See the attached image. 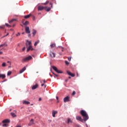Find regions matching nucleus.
Segmentation results:
<instances>
[{
	"label": "nucleus",
	"mask_w": 127,
	"mask_h": 127,
	"mask_svg": "<svg viewBox=\"0 0 127 127\" xmlns=\"http://www.w3.org/2000/svg\"><path fill=\"white\" fill-rule=\"evenodd\" d=\"M34 121L33 119H32L30 122H29V123L28 124V126H31V125H34Z\"/></svg>",
	"instance_id": "423d86ee"
},
{
	"label": "nucleus",
	"mask_w": 127,
	"mask_h": 127,
	"mask_svg": "<svg viewBox=\"0 0 127 127\" xmlns=\"http://www.w3.org/2000/svg\"><path fill=\"white\" fill-rule=\"evenodd\" d=\"M52 68H53L55 71H56V72H57V73H63L62 71H61L58 70V68H57L56 67L54 66H52Z\"/></svg>",
	"instance_id": "39448f33"
},
{
	"label": "nucleus",
	"mask_w": 127,
	"mask_h": 127,
	"mask_svg": "<svg viewBox=\"0 0 127 127\" xmlns=\"http://www.w3.org/2000/svg\"><path fill=\"white\" fill-rule=\"evenodd\" d=\"M19 35H20V33H19L16 35L17 36H18Z\"/></svg>",
	"instance_id": "49530a36"
},
{
	"label": "nucleus",
	"mask_w": 127,
	"mask_h": 127,
	"mask_svg": "<svg viewBox=\"0 0 127 127\" xmlns=\"http://www.w3.org/2000/svg\"><path fill=\"white\" fill-rule=\"evenodd\" d=\"M39 43V41H37V42H36L34 44V46H36L37 45V44Z\"/></svg>",
	"instance_id": "5701e85b"
},
{
	"label": "nucleus",
	"mask_w": 127,
	"mask_h": 127,
	"mask_svg": "<svg viewBox=\"0 0 127 127\" xmlns=\"http://www.w3.org/2000/svg\"><path fill=\"white\" fill-rule=\"evenodd\" d=\"M15 24H14L13 25H12V27H14L15 26Z\"/></svg>",
	"instance_id": "37998d69"
},
{
	"label": "nucleus",
	"mask_w": 127,
	"mask_h": 127,
	"mask_svg": "<svg viewBox=\"0 0 127 127\" xmlns=\"http://www.w3.org/2000/svg\"><path fill=\"white\" fill-rule=\"evenodd\" d=\"M11 73H12L11 71H8L7 72V75L9 76L11 74Z\"/></svg>",
	"instance_id": "bb28decb"
},
{
	"label": "nucleus",
	"mask_w": 127,
	"mask_h": 127,
	"mask_svg": "<svg viewBox=\"0 0 127 127\" xmlns=\"http://www.w3.org/2000/svg\"><path fill=\"white\" fill-rule=\"evenodd\" d=\"M77 120L79 121L80 122H83V120L81 119V117L77 116L76 117Z\"/></svg>",
	"instance_id": "9b49d317"
},
{
	"label": "nucleus",
	"mask_w": 127,
	"mask_h": 127,
	"mask_svg": "<svg viewBox=\"0 0 127 127\" xmlns=\"http://www.w3.org/2000/svg\"><path fill=\"white\" fill-rule=\"evenodd\" d=\"M50 5H51V7L47 6L44 7L43 6H38V9L39 11H42L45 9L46 11L49 12L51 10V8H53V4L51 3V2H50Z\"/></svg>",
	"instance_id": "f257e3e1"
},
{
	"label": "nucleus",
	"mask_w": 127,
	"mask_h": 127,
	"mask_svg": "<svg viewBox=\"0 0 127 127\" xmlns=\"http://www.w3.org/2000/svg\"><path fill=\"white\" fill-rule=\"evenodd\" d=\"M16 21V19H12L11 21H9V23H11L12 22Z\"/></svg>",
	"instance_id": "a211bd4d"
},
{
	"label": "nucleus",
	"mask_w": 127,
	"mask_h": 127,
	"mask_svg": "<svg viewBox=\"0 0 127 127\" xmlns=\"http://www.w3.org/2000/svg\"><path fill=\"white\" fill-rule=\"evenodd\" d=\"M49 3V1H46L45 3H43L42 4H44V5H46Z\"/></svg>",
	"instance_id": "aec40b11"
},
{
	"label": "nucleus",
	"mask_w": 127,
	"mask_h": 127,
	"mask_svg": "<svg viewBox=\"0 0 127 127\" xmlns=\"http://www.w3.org/2000/svg\"><path fill=\"white\" fill-rule=\"evenodd\" d=\"M5 25L8 27H11V26H10V25H8V24L6 23Z\"/></svg>",
	"instance_id": "7c9ffc66"
},
{
	"label": "nucleus",
	"mask_w": 127,
	"mask_h": 127,
	"mask_svg": "<svg viewBox=\"0 0 127 127\" xmlns=\"http://www.w3.org/2000/svg\"><path fill=\"white\" fill-rule=\"evenodd\" d=\"M0 29H4V27L2 26H0Z\"/></svg>",
	"instance_id": "c9c22d12"
},
{
	"label": "nucleus",
	"mask_w": 127,
	"mask_h": 127,
	"mask_svg": "<svg viewBox=\"0 0 127 127\" xmlns=\"http://www.w3.org/2000/svg\"><path fill=\"white\" fill-rule=\"evenodd\" d=\"M70 76H71L72 77H74L75 76V74L73 73H71Z\"/></svg>",
	"instance_id": "473e14b6"
},
{
	"label": "nucleus",
	"mask_w": 127,
	"mask_h": 127,
	"mask_svg": "<svg viewBox=\"0 0 127 127\" xmlns=\"http://www.w3.org/2000/svg\"><path fill=\"white\" fill-rule=\"evenodd\" d=\"M72 123V121H71L70 119H68V120H67V123L69 124V123Z\"/></svg>",
	"instance_id": "412c9836"
},
{
	"label": "nucleus",
	"mask_w": 127,
	"mask_h": 127,
	"mask_svg": "<svg viewBox=\"0 0 127 127\" xmlns=\"http://www.w3.org/2000/svg\"><path fill=\"white\" fill-rule=\"evenodd\" d=\"M7 126V125H6V124H4L3 125H2L3 127H6Z\"/></svg>",
	"instance_id": "c756f323"
},
{
	"label": "nucleus",
	"mask_w": 127,
	"mask_h": 127,
	"mask_svg": "<svg viewBox=\"0 0 127 127\" xmlns=\"http://www.w3.org/2000/svg\"><path fill=\"white\" fill-rule=\"evenodd\" d=\"M35 16H33V20H35Z\"/></svg>",
	"instance_id": "58836bf2"
},
{
	"label": "nucleus",
	"mask_w": 127,
	"mask_h": 127,
	"mask_svg": "<svg viewBox=\"0 0 127 127\" xmlns=\"http://www.w3.org/2000/svg\"><path fill=\"white\" fill-rule=\"evenodd\" d=\"M31 16H32V15L31 14H29V15H26V16H24V18L28 19Z\"/></svg>",
	"instance_id": "4468645a"
},
{
	"label": "nucleus",
	"mask_w": 127,
	"mask_h": 127,
	"mask_svg": "<svg viewBox=\"0 0 127 127\" xmlns=\"http://www.w3.org/2000/svg\"><path fill=\"white\" fill-rule=\"evenodd\" d=\"M12 30V29H11V30Z\"/></svg>",
	"instance_id": "052dcab7"
},
{
	"label": "nucleus",
	"mask_w": 127,
	"mask_h": 127,
	"mask_svg": "<svg viewBox=\"0 0 127 127\" xmlns=\"http://www.w3.org/2000/svg\"><path fill=\"white\" fill-rule=\"evenodd\" d=\"M9 122H10V121L8 119L4 120L2 122V123H8Z\"/></svg>",
	"instance_id": "f8f14e48"
},
{
	"label": "nucleus",
	"mask_w": 127,
	"mask_h": 127,
	"mask_svg": "<svg viewBox=\"0 0 127 127\" xmlns=\"http://www.w3.org/2000/svg\"><path fill=\"white\" fill-rule=\"evenodd\" d=\"M11 116H12L13 117H16V115H15V114L14 113H11Z\"/></svg>",
	"instance_id": "a878e982"
},
{
	"label": "nucleus",
	"mask_w": 127,
	"mask_h": 127,
	"mask_svg": "<svg viewBox=\"0 0 127 127\" xmlns=\"http://www.w3.org/2000/svg\"><path fill=\"white\" fill-rule=\"evenodd\" d=\"M23 103L24 104L28 105V104H30V102H28V101H24L23 102Z\"/></svg>",
	"instance_id": "f3484780"
},
{
	"label": "nucleus",
	"mask_w": 127,
	"mask_h": 127,
	"mask_svg": "<svg viewBox=\"0 0 127 127\" xmlns=\"http://www.w3.org/2000/svg\"><path fill=\"white\" fill-rule=\"evenodd\" d=\"M57 100H59V97H56Z\"/></svg>",
	"instance_id": "09e8293b"
},
{
	"label": "nucleus",
	"mask_w": 127,
	"mask_h": 127,
	"mask_svg": "<svg viewBox=\"0 0 127 127\" xmlns=\"http://www.w3.org/2000/svg\"><path fill=\"white\" fill-rule=\"evenodd\" d=\"M26 49V48L25 47H24L23 49H22V51H24Z\"/></svg>",
	"instance_id": "4c0bfd02"
},
{
	"label": "nucleus",
	"mask_w": 127,
	"mask_h": 127,
	"mask_svg": "<svg viewBox=\"0 0 127 127\" xmlns=\"http://www.w3.org/2000/svg\"><path fill=\"white\" fill-rule=\"evenodd\" d=\"M59 100H58V101H57V103H59Z\"/></svg>",
	"instance_id": "4d7b16f0"
},
{
	"label": "nucleus",
	"mask_w": 127,
	"mask_h": 127,
	"mask_svg": "<svg viewBox=\"0 0 127 127\" xmlns=\"http://www.w3.org/2000/svg\"><path fill=\"white\" fill-rule=\"evenodd\" d=\"M65 63L66 65H68L69 64V63L67 61H65Z\"/></svg>",
	"instance_id": "2f4dec72"
},
{
	"label": "nucleus",
	"mask_w": 127,
	"mask_h": 127,
	"mask_svg": "<svg viewBox=\"0 0 127 127\" xmlns=\"http://www.w3.org/2000/svg\"><path fill=\"white\" fill-rule=\"evenodd\" d=\"M60 48L62 49V51L64 52V48L63 47H60Z\"/></svg>",
	"instance_id": "c85d7f7f"
},
{
	"label": "nucleus",
	"mask_w": 127,
	"mask_h": 127,
	"mask_svg": "<svg viewBox=\"0 0 127 127\" xmlns=\"http://www.w3.org/2000/svg\"><path fill=\"white\" fill-rule=\"evenodd\" d=\"M56 76H58V75H56Z\"/></svg>",
	"instance_id": "680f3d73"
},
{
	"label": "nucleus",
	"mask_w": 127,
	"mask_h": 127,
	"mask_svg": "<svg viewBox=\"0 0 127 127\" xmlns=\"http://www.w3.org/2000/svg\"><path fill=\"white\" fill-rule=\"evenodd\" d=\"M76 92L74 91L72 93V95L74 96Z\"/></svg>",
	"instance_id": "72a5a7b5"
},
{
	"label": "nucleus",
	"mask_w": 127,
	"mask_h": 127,
	"mask_svg": "<svg viewBox=\"0 0 127 127\" xmlns=\"http://www.w3.org/2000/svg\"><path fill=\"white\" fill-rule=\"evenodd\" d=\"M31 36L30 34H29L28 37H30Z\"/></svg>",
	"instance_id": "3c124183"
},
{
	"label": "nucleus",
	"mask_w": 127,
	"mask_h": 127,
	"mask_svg": "<svg viewBox=\"0 0 127 127\" xmlns=\"http://www.w3.org/2000/svg\"><path fill=\"white\" fill-rule=\"evenodd\" d=\"M38 87H39V85L37 83L32 86V89L35 90V89H37V88H38Z\"/></svg>",
	"instance_id": "1a4fd4ad"
},
{
	"label": "nucleus",
	"mask_w": 127,
	"mask_h": 127,
	"mask_svg": "<svg viewBox=\"0 0 127 127\" xmlns=\"http://www.w3.org/2000/svg\"><path fill=\"white\" fill-rule=\"evenodd\" d=\"M5 47H6L7 46V44H5V45H4Z\"/></svg>",
	"instance_id": "864d4df0"
},
{
	"label": "nucleus",
	"mask_w": 127,
	"mask_h": 127,
	"mask_svg": "<svg viewBox=\"0 0 127 127\" xmlns=\"http://www.w3.org/2000/svg\"><path fill=\"white\" fill-rule=\"evenodd\" d=\"M26 48H27V52H29L30 50L32 51L33 50V49L32 48V43L31 41H28L27 42V43H26Z\"/></svg>",
	"instance_id": "7ed1b4c3"
},
{
	"label": "nucleus",
	"mask_w": 127,
	"mask_h": 127,
	"mask_svg": "<svg viewBox=\"0 0 127 127\" xmlns=\"http://www.w3.org/2000/svg\"><path fill=\"white\" fill-rule=\"evenodd\" d=\"M56 47V44H53L51 45V48H55Z\"/></svg>",
	"instance_id": "6ab92c4d"
},
{
	"label": "nucleus",
	"mask_w": 127,
	"mask_h": 127,
	"mask_svg": "<svg viewBox=\"0 0 127 127\" xmlns=\"http://www.w3.org/2000/svg\"><path fill=\"white\" fill-rule=\"evenodd\" d=\"M24 21H25V20H22V23L23 24V23H24Z\"/></svg>",
	"instance_id": "a19ab883"
},
{
	"label": "nucleus",
	"mask_w": 127,
	"mask_h": 127,
	"mask_svg": "<svg viewBox=\"0 0 127 127\" xmlns=\"http://www.w3.org/2000/svg\"><path fill=\"white\" fill-rule=\"evenodd\" d=\"M50 56L51 57H53V58H55V57H56L55 54L54 53H52V52L51 53V54H50Z\"/></svg>",
	"instance_id": "ddd939ff"
},
{
	"label": "nucleus",
	"mask_w": 127,
	"mask_h": 127,
	"mask_svg": "<svg viewBox=\"0 0 127 127\" xmlns=\"http://www.w3.org/2000/svg\"><path fill=\"white\" fill-rule=\"evenodd\" d=\"M31 59H32V57L31 56H29L27 58L23 59V60H22V63H25L27 61H29L31 60Z\"/></svg>",
	"instance_id": "20e7f679"
},
{
	"label": "nucleus",
	"mask_w": 127,
	"mask_h": 127,
	"mask_svg": "<svg viewBox=\"0 0 127 127\" xmlns=\"http://www.w3.org/2000/svg\"><path fill=\"white\" fill-rule=\"evenodd\" d=\"M68 81V79L65 80V82H67Z\"/></svg>",
	"instance_id": "603ef678"
},
{
	"label": "nucleus",
	"mask_w": 127,
	"mask_h": 127,
	"mask_svg": "<svg viewBox=\"0 0 127 127\" xmlns=\"http://www.w3.org/2000/svg\"><path fill=\"white\" fill-rule=\"evenodd\" d=\"M67 74L69 75H71V73L70 72V71H67Z\"/></svg>",
	"instance_id": "cd10ccee"
},
{
	"label": "nucleus",
	"mask_w": 127,
	"mask_h": 127,
	"mask_svg": "<svg viewBox=\"0 0 127 127\" xmlns=\"http://www.w3.org/2000/svg\"><path fill=\"white\" fill-rule=\"evenodd\" d=\"M25 34V33H24V32H23V33H22V34Z\"/></svg>",
	"instance_id": "6e6d98bb"
},
{
	"label": "nucleus",
	"mask_w": 127,
	"mask_h": 127,
	"mask_svg": "<svg viewBox=\"0 0 127 127\" xmlns=\"http://www.w3.org/2000/svg\"><path fill=\"white\" fill-rule=\"evenodd\" d=\"M68 78L70 79V78H71V77L69 76V77H68Z\"/></svg>",
	"instance_id": "5fc2aeb1"
},
{
	"label": "nucleus",
	"mask_w": 127,
	"mask_h": 127,
	"mask_svg": "<svg viewBox=\"0 0 127 127\" xmlns=\"http://www.w3.org/2000/svg\"><path fill=\"white\" fill-rule=\"evenodd\" d=\"M4 45L5 44H1V45H0V48L4 46Z\"/></svg>",
	"instance_id": "e433bc0d"
},
{
	"label": "nucleus",
	"mask_w": 127,
	"mask_h": 127,
	"mask_svg": "<svg viewBox=\"0 0 127 127\" xmlns=\"http://www.w3.org/2000/svg\"><path fill=\"white\" fill-rule=\"evenodd\" d=\"M26 70V67H23L21 70H20V73H22L23 72H24Z\"/></svg>",
	"instance_id": "dca6fc26"
},
{
	"label": "nucleus",
	"mask_w": 127,
	"mask_h": 127,
	"mask_svg": "<svg viewBox=\"0 0 127 127\" xmlns=\"http://www.w3.org/2000/svg\"><path fill=\"white\" fill-rule=\"evenodd\" d=\"M1 65L2 67H5L6 66V64L5 63H3Z\"/></svg>",
	"instance_id": "393cba45"
},
{
	"label": "nucleus",
	"mask_w": 127,
	"mask_h": 127,
	"mask_svg": "<svg viewBox=\"0 0 127 127\" xmlns=\"http://www.w3.org/2000/svg\"><path fill=\"white\" fill-rule=\"evenodd\" d=\"M58 113V112L57 111H53L52 112V116L54 118L56 117L55 115Z\"/></svg>",
	"instance_id": "9d476101"
},
{
	"label": "nucleus",
	"mask_w": 127,
	"mask_h": 127,
	"mask_svg": "<svg viewBox=\"0 0 127 127\" xmlns=\"http://www.w3.org/2000/svg\"><path fill=\"white\" fill-rule=\"evenodd\" d=\"M29 24V22L28 21H26L24 23H23L24 25H27Z\"/></svg>",
	"instance_id": "4be33fe9"
},
{
	"label": "nucleus",
	"mask_w": 127,
	"mask_h": 127,
	"mask_svg": "<svg viewBox=\"0 0 127 127\" xmlns=\"http://www.w3.org/2000/svg\"><path fill=\"white\" fill-rule=\"evenodd\" d=\"M36 30H33V35L34 36L36 34Z\"/></svg>",
	"instance_id": "b1692460"
},
{
	"label": "nucleus",
	"mask_w": 127,
	"mask_h": 127,
	"mask_svg": "<svg viewBox=\"0 0 127 127\" xmlns=\"http://www.w3.org/2000/svg\"><path fill=\"white\" fill-rule=\"evenodd\" d=\"M44 85V83L42 84L41 86H43Z\"/></svg>",
	"instance_id": "8fccbe9b"
},
{
	"label": "nucleus",
	"mask_w": 127,
	"mask_h": 127,
	"mask_svg": "<svg viewBox=\"0 0 127 127\" xmlns=\"http://www.w3.org/2000/svg\"><path fill=\"white\" fill-rule=\"evenodd\" d=\"M43 82H44V83H45L46 82V81L45 80H43Z\"/></svg>",
	"instance_id": "79ce46f5"
},
{
	"label": "nucleus",
	"mask_w": 127,
	"mask_h": 127,
	"mask_svg": "<svg viewBox=\"0 0 127 127\" xmlns=\"http://www.w3.org/2000/svg\"><path fill=\"white\" fill-rule=\"evenodd\" d=\"M5 77V74H1L0 73V78H1L2 79H3Z\"/></svg>",
	"instance_id": "2eb2a0df"
},
{
	"label": "nucleus",
	"mask_w": 127,
	"mask_h": 127,
	"mask_svg": "<svg viewBox=\"0 0 127 127\" xmlns=\"http://www.w3.org/2000/svg\"><path fill=\"white\" fill-rule=\"evenodd\" d=\"M2 54V52L0 51V55Z\"/></svg>",
	"instance_id": "de8ad7c7"
},
{
	"label": "nucleus",
	"mask_w": 127,
	"mask_h": 127,
	"mask_svg": "<svg viewBox=\"0 0 127 127\" xmlns=\"http://www.w3.org/2000/svg\"><path fill=\"white\" fill-rule=\"evenodd\" d=\"M46 85H45V88H46Z\"/></svg>",
	"instance_id": "bf43d9fd"
},
{
	"label": "nucleus",
	"mask_w": 127,
	"mask_h": 127,
	"mask_svg": "<svg viewBox=\"0 0 127 127\" xmlns=\"http://www.w3.org/2000/svg\"><path fill=\"white\" fill-rule=\"evenodd\" d=\"M25 32L27 34H29L30 33V30L29 29V27H25Z\"/></svg>",
	"instance_id": "0eeeda50"
},
{
	"label": "nucleus",
	"mask_w": 127,
	"mask_h": 127,
	"mask_svg": "<svg viewBox=\"0 0 127 127\" xmlns=\"http://www.w3.org/2000/svg\"><path fill=\"white\" fill-rule=\"evenodd\" d=\"M15 127H21V125H17Z\"/></svg>",
	"instance_id": "f704fd0d"
},
{
	"label": "nucleus",
	"mask_w": 127,
	"mask_h": 127,
	"mask_svg": "<svg viewBox=\"0 0 127 127\" xmlns=\"http://www.w3.org/2000/svg\"><path fill=\"white\" fill-rule=\"evenodd\" d=\"M68 60L69 61H71V58L70 57V58H68Z\"/></svg>",
	"instance_id": "ea45409f"
},
{
	"label": "nucleus",
	"mask_w": 127,
	"mask_h": 127,
	"mask_svg": "<svg viewBox=\"0 0 127 127\" xmlns=\"http://www.w3.org/2000/svg\"><path fill=\"white\" fill-rule=\"evenodd\" d=\"M7 63L8 64H9L10 65H11V63H10V62L8 61Z\"/></svg>",
	"instance_id": "c03bdc74"
},
{
	"label": "nucleus",
	"mask_w": 127,
	"mask_h": 127,
	"mask_svg": "<svg viewBox=\"0 0 127 127\" xmlns=\"http://www.w3.org/2000/svg\"><path fill=\"white\" fill-rule=\"evenodd\" d=\"M77 76H78V73H77Z\"/></svg>",
	"instance_id": "13d9d810"
},
{
	"label": "nucleus",
	"mask_w": 127,
	"mask_h": 127,
	"mask_svg": "<svg viewBox=\"0 0 127 127\" xmlns=\"http://www.w3.org/2000/svg\"><path fill=\"white\" fill-rule=\"evenodd\" d=\"M42 100V99L41 98H40L39 99V101H41Z\"/></svg>",
	"instance_id": "a18cd8bd"
},
{
	"label": "nucleus",
	"mask_w": 127,
	"mask_h": 127,
	"mask_svg": "<svg viewBox=\"0 0 127 127\" xmlns=\"http://www.w3.org/2000/svg\"><path fill=\"white\" fill-rule=\"evenodd\" d=\"M64 103L70 101L69 97L67 96V97H65L64 99Z\"/></svg>",
	"instance_id": "6e6552de"
},
{
	"label": "nucleus",
	"mask_w": 127,
	"mask_h": 127,
	"mask_svg": "<svg viewBox=\"0 0 127 127\" xmlns=\"http://www.w3.org/2000/svg\"><path fill=\"white\" fill-rule=\"evenodd\" d=\"M80 114L81 115L83 116V120L86 122L87 120L89 119V116L86 111L84 110H81L80 111Z\"/></svg>",
	"instance_id": "f03ea898"
}]
</instances>
